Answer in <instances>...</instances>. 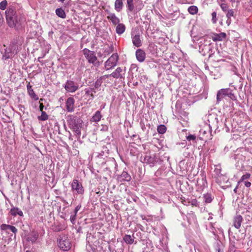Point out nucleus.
I'll use <instances>...</instances> for the list:
<instances>
[{
    "label": "nucleus",
    "mask_w": 252,
    "mask_h": 252,
    "mask_svg": "<svg viewBox=\"0 0 252 252\" xmlns=\"http://www.w3.org/2000/svg\"><path fill=\"white\" fill-rule=\"evenodd\" d=\"M155 159L154 158L152 157L149 155H146L143 159V162L151 164V166H153L155 162Z\"/></svg>",
    "instance_id": "obj_22"
},
{
    "label": "nucleus",
    "mask_w": 252,
    "mask_h": 252,
    "mask_svg": "<svg viewBox=\"0 0 252 252\" xmlns=\"http://www.w3.org/2000/svg\"><path fill=\"white\" fill-rule=\"evenodd\" d=\"M44 105L42 103H40L39 110L41 112L43 111Z\"/></svg>",
    "instance_id": "obj_48"
},
{
    "label": "nucleus",
    "mask_w": 252,
    "mask_h": 252,
    "mask_svg": "<svg viewBox=\"0 0 252 252\" xmlns=\"http://www.w3.org/2000/svg\"><path fill=\"white\" fill-rule=\"evenodd\" d=\"M76 214H75L74 213L70 216V220L72 224H74L75 223V221L76 220Z\"/></svg>",
    "instance_id": "obj_43"
},
{
    "label": "nucleus",
    "mask_w": 252,
    "mask_h": 252,
    "mask_svg": "<svg viewBox=\"0 0 252 252\" xmlns=\"http://www.w3.org/2000/svg\"><path fill=\"white\" fill-rule=\"evenodd\" d=\"M244 184L245 186L247 188H249L251 186V183L248 181H245Z\"/></svg>",
    "instance_id": "obj_47"
},
{
    "label": "nucleus",
    "mask_w": 252,
    "mask_h": 252,
    "mask_svg": "<svg viewBox=\"0 0 252 252\" xmlns=\"http://www.w3.org/2000/svg\"><path fill=\"white\" fill-rule=\"evenodd\" d=\"M81 204H79V205H77V206L75 207V209H74V212H73V213H75V214H77V213L78 211L80 210V209L81 208Z\"/></svg>",
    "instance_id": "obj_46"
},
{
    "label": "nucleus",
    "mask_w": 252,
    "mask_h": 252,
    "mask_svg": "<svg viewBox=\"0 0 252 252\" xmlns=\"http://www.w3.org/2000/svg\"><path fill=\"white\" fill-rule=\"evenodd\" d=\"M38 119L40 121H46L48 119V116L44 111L41 112V115L38 117Z\"/></svg>",
    "instance_id": "obj_32"
},
{
    "label": "nucleus",
    "mask_w": 252,
    "mask_h": 252,
    "mask_svg": "<svg viewBox=\"0 0 252 252\" xmlns=\"http://www.w3.org/2000/svg\"><path fill=\"white\" fill-rule=\"evenodd\" d=\"M238 188V184H237V185L236 186V187L235 188V189L233 190V191L235 193L237 192Z\"/></svg>",
    "instance_id": "obj_51"
},
{
    "label": "nucleus",
    "mask_w": 252,
    "mask_h": 252,
    "mask_svg": "<svg viewBox=\"0 0 252 252\" xmlns=\"http://www.w3.org/2000/svg\"><path fill=\"white\" fill-rule=\"evenodd\" d=\"M10 227V225L6 224H2L0 225V228L1 230H6L7 229H9Z\"/></svg>",
    "instance_id": "obj_39"
},
{
    "label": "nucleus",
    "mask_w": 252,
    "mask_h": 252,
    "mask_svg": "<svg viewBox=\"0 0 252 252\" xmlns=\"http://www.w3.org/2000/svg\"><path fill=\"white\" fill-rule=\"evenodd\" d=\"M108 15L107 16V18L110 20L113 25H117L120 22L119 19L116 16L114 13L107 12Z\"/></svg>",
    "instance_id": "obj_15"
},
{
    "label": "nucleus",
    "mask_w": 252,
    "mask_h": 252,
    "mask_svg": "<svg viewBox=\"0 0 252 252\" xmlns=\"http://www.w3.org/2000/svg\"><path fill=\"white\" fill-rule=\"evenodd\" d=\"M221 2H224L225 0H220Z\"/></svg>",
    "instance_id": "obj_61"
},
{
    "label": "nucleus",
    "mask_w": 252,
    "mask_h": 252,
    "mask_svg": "<svg viewBox=\"0 0 252 252\" xmlns=\"http://www.w3.org/2000/svg\"><path fill=\"white\" fill-rule=\"evenodd\" d=\"M23 38L18 36L14 38L10 43L9 45L4 49V51L2 53V60H7L13 58L22 49Z\"/></svg>",
    "instance_id": "obj_2"
},
{
    "label": "nucleus",
    "mask_w": 252,
    "mask_h": 252,
    "mask_svg": "<svg viewBox=\"0 0 252 252\" xmlns=\"http://www.w3.org/2000/svg\"><path fill=\"white\" fill-rule=\"evenodd\" d=\"M126 30V27L123 24H118L116 28V32L117 34L121 35Z\"/></svg>",
    "instance_id": "obj_23"
},
{
    "label": "nucleus",
    "mask_w": 252,
    "mask_h": 252,
    "mask_svg": "<svg viewBox=\"0 0 252 252\" xmlns=\"http://www.w3.org/2000/svg\"><path fill=\"white\" fill-rule=\"evenodd\" d=\"M131 38L132 43L135 47H139L142 45V40L139 34L135 33L134 32H131Z\"/></svg>",
    "instance_id": "obj_12"
},
{
    "label": "nucleus",
    "mask_w": 252,
    "mask_h": 252,
    "mask_svg": "<svg viewBox=\"0 0 252 252\" xmlns=\"http://www.w3.org/2000/svg\"><path fill=\"white\" fill-rule=\"evenodd\" d=\"M203 198L205 203H210L212 201L214 197L212 195L211 193H207L206 194H204Z\"/></svg>",
    "instance_id": "obj_27"
},
{
    "label": "nucleus",
    "mask_w": 252,
    "mask_h": 252,
    "mask_svg": "<svg viewBox=\"0 0 252 252\" xmlns=\"http://www.w3.org/2000/svg\"><path fill=\"white\" fill-rule=\"evenodd\" d=\"M242 221H243V218L241 215H239L236 216L234 217V220H233V223H234L233 225H234V227L237 229H239L241 225Z\"/></svg>",
    "instance_id": "obj_16"
},
{
    "label": "nucleus",
    "mask_w": 252,
    "mask_h": 252,
    "mask_svg": "<svg viewBox=\"0 0 252 252\" xmlns=\"http://www.w3.org/2000/svg\"><path fill=\"white\" fill-rule=\"evenodd\" d=\"M127 11L132 12L134 10L133 0H126Z\"/></svg>",
    "instance_id": "obj_26"
},
{
    "label": "nucleus",
    "mask_w": 252,
    "mask_h": 252,
    "mask_svg": "<svg viewBox=\"0 0 252 252\" xmlns=\"http://www.w3.org/2000/svg\"><path fill=\"white\" fill-rule=\"evenodd\" d=\"M119 56L117 53L112 54L111 57L105 62L104 67L106 70L113 68L117 64Z\"/></svg>",
    "instance_id": "obj_5"
},
{
    "label": "nucleus",
    "mask_w": 252,
    "mask_h": 252,
    "mask_svg": "<svg viewBox=\"0 0 252 252\" xmlns=\"http://www.w3.org/2000/svg\"><path fill=\"white\" fill-rule=\"evenodd\" d=\"M125 242L128 244H132L134 242V238L130 235H126L123 238Z\"/></svg>",
    "instance_id": "obj_28"
},
{
    "label": "nucleus",
    "mask_w": 252,
    "mask_h": 252,
    "mask_svg": "<svg viewBox=\"0 0 252 252\" xmlns=\"http://www.w3.org/2000/svg\"><path fill=\"white\" fill-rule=\"evenodd\" d=\"M220 6L221 9L224 12H226L228 10V6H227V5L226 4L223 3H221Z\"/></svg>",
    "instance_id": "obj_41"
},
{
    "label": "nucleus",
    "mask_w": 252,
    "mask_h": 252,
    "mask_svg": "<svg viewBox=\"0 0 252 252\" xmlns=\"http://www.w3.org/2000/svg\"><path fill=\"white\" fill-rule=\"evenodd\" d=\"M226 33L224 32H221L219 34H216L213 36L212 39L214 41H222L226 37Z\"/></svg>",
    "instance_id": "obj_21"
},
{
    "label": "nucleus",
    "mask_w": 252,
    "mask_h": 252,
    "mask_svg": "<svg viewBox=\"0 0 252 252\" xmlns=\"http://www.w3.org/2000/svg\"><path fill=\"white\" fill-rule=\"evenodd\" d=\"M75 100L73 97H68L66 101V109L67 112H71L74 110Z\"/></svg>",
    "instance_id": "obj_13"
},
{
    "label": "nucleus",
    "mask_w": 252,
    "mask_h": 252,
    "mask_svg": "<svg viewBox=\"0 0 252 252\" xmlns=\"http://www.w3.org/2000/svg\"><path fill=\"white\" fill-rule=\"evenodd\" d=\"M250 177H251V174L250 173H246V174L243 175L241 177L240 181L238 182V184H239L240 183L243 182L245 180L249 179L250 178Z\"/></svg>",
    "instance_id": "obj_35"
},
{
    "label": "nucleus",
    "mask_w": 252,
    "mask_h": 252,
    "mask_svg": "<svg viewBox=\"0 0 252 252\" xmlns=\"http://www.w3.org/2000/svg\"><path fill=\"white\" fill-rule=\"evenodd\" d=\"M6 20L10 28H19L26 21L24 15L18 13L13 6H9L5 12Z\"/></svg>",
    "instance_id": "obj_1"
},
{
    "label": "nucleus",
    "mask_w": 252,
    "mask_h": 252,
    "mask_svg": "<svg viewBox=\"0 0 252 252\" xmlns=\"http://www.w3.org/2000/svg\"><path fill=\"white\" fill-rule=\"evenodd\" d=\"M103 79H102V76L100 77L99 79H98L94 83V87L95 89H98L100 86L101 85V84L102 83V80Z\"/></svg>",
    "instance_id": "obj_34"
},
{
    "label": "nucleus",
    "mask_w": 252,
    "mask_h": 252,
    "mask_svg": "<svg viewBox=\"0 0 252 252\" xmlns=\"http://www.w3.org/2000/svg\"><path fill=\"white\" fill-rule=\"evenodd\" d=\"M232 92L233 91L229 88L219 90L217 94V103H219L223 98L226 96L232 100H236L237 97Z\"/></svg>",
    "instance_id": "obj_4"
},
{
    "label": "nucleus",
    "mask_w": 252,
    "mask_h": 252,
    "mask_svg": "<svg viewBox=\"0 0 252 252\" xmlns=\"http://www.w3.org/2000/svg\"><path fill=\"white\" fill-rule=\"evenodd\" d=\"M83 53L85 58L88 60V61L90 63L94 64L97 60V58L95 56L94 51H90V50L85 48L83 50Z\"/></svg>",
    "instance_id": "obj_9"
},
{
    "label": "nucleus",
    "mask_w": 252,
    "mask_h": 252,
    "mask_svg": "<svg viewBox=\"0 0 252 252\" xmlns=\"http://www.w3.org/2000/svg\"><path fill=\"white\" fill-rule=\"evenodd\" d=\"M103 129H104V130H105L107 131V130H108V126H104L103 127Z\"/></svg>",
    "instance_id": "obj_52"
},
{
    "label": "nucleus",
    "mask_w": 252,
    "mask_h": 252,
    "mask_svg": "<svg viewBox=\"0 0 252 252\" xmlns=\"http://www.w3.org/2000/svg\"><path fill=\"white\" fill-rule=\"evenodd\" d=\"M107 165L109 166L106 167L107 169L110 170L111 168L114 167L116 168L117 166V163L116 161L113 159L107 162Z\"/></svg>",
    "instance_id": "obj_30"
},
{
    "label": "nucleus",
    "mask_w": 252,
    "mask_h": 252,
    "mask_svg": "<svg viewBox=\"0 0 252 252\" xmlns=\"http://www.w3.org/2000/svg\"><path fill=\"white\" fill-rule=\"evenodd\" d=\"M56 14L58 17L64 19L66 17L65 11L62 8H57L56 10Z\"/></svg>",
    "instance_id": "obj_25"
},
{
    "label": "nucleus",
    "mask_w": 252,
    "mask_h": 252,
    "mask_svg": "<svg viewBox=\"0 0 252 252\" xmlns=\"http://www.w3.org/2000/svg\"><path fill=\"white\" fill-rule=\"evenodd\" d=\"M199 52L203 56L209 54V58L211 57L212 55L213 54L212 53L213 48L211 44H201L199 46Z\"/></svg>",
    "instance_id": "obj_7"
},
{
    "label": "nucleus",
    "mask_w": 252,
    "mask_h": 252,
    "mask_svg": "<svg viewBox=\"0 0 252 252\" xmlns=\"http://www.w3.org/2000/svg\"><path fill=\"white\" fill-rule=\"evenodd\" d=\"M95 87L94 88H90V89H89L90 91H91V92H92L93 93V94L94 93H96V91H95Z\"/></svg>",
    "instance_id": "obj_49"
},
{
    "label": "nucleus",
    "mask_w": 252,
    "mask_h": 252,
    "mask_svg": "<svg viewBox=\"0 0 252 252\" xmlns=\"http://www.w3.org/2000/svg\"><path fill=\"white\" fill-rule=\"evenodd\" d=\"M142 129L144 130V128H145V127L144 126H142Z\"/></svg>",
    "instance_id": "obj_58"
},
{
    "label": "nucleus",
    "mask_w": 252,
    "mask_h": 252,
    "mask_svg": "<svg viewBox=\"0 0 252 252\" xmlns=\"http://www.w3.org/2000/svg\"><path fill=\"white\" fill-rule=\"evenodd\" d=\"M230 21H231L230 19H228L227 18V23H230Z\"/></svg>",
    "instance_id": "obj_55"
},
{
    "label": "nucleus",
    "mask_w": 252,
    "mask_h": 252,
    "mask_svg": "<svg viewBox=\"0 0 252 252\" xmlns=\"http://www.w3.org/2000/svg\"><path fill=\"white\" fill-rule=\"evenodd\" d=\"M7 5V1L6 0H3L0 2V9L4 10Z\"/></svg>",
    "instance_id": "obj_36"
},
{
    "label": "nucleus",
    "mask_w": 252,
    "mask_h": 252,
    "mask_svg": "<svg viewBox=\"0 0 252 252\" xmlns=\"http://www.w3.org/2000/svg\"><path fill=\"white\" fill-rule=\"evenodd\" d=\"M10 214L11 216L15 217L17 215L20 217L23 216V212L17 207H13L11 209Z\"/></svg>",
    "instance_id": "obj_19"
},
{
    "label": "nucleus",
    "mask_w": 252,
    "mask_h": 252,
    "mask_svg": "<svg viewBox=\"0 0 252 252\" xmlns=\"http://www.w3.org/2000/svg\"><path fill=\"white\" fill-rule=\"evenodd\" d=\"M198 10V8L196 6L192 5L188 8V10L190 14L194 15L197 13Z\"/></svg>",
    "instance_id": "obj_29"
},
{
    "label": "nucleus",
    "mask_w": 252,
    "mask_h": 252,
    "mask_svg": "<svg viewBox=\"0 0 252 252\" xmlns=\"http://www.w3.org/2000/svg\"><path fill=\"white\" fill-rule=\"evenodd\" d=\"M98 56L99 57H102V54L100 52L98 53Z\"/></svg>",
    "instance_id": "obj_54"
},
{
    "label": "nucleus",
    "mask_w": 252,
    "mask_h": 252,
    "mask_svg": "<svg viewBox=\"0 0 252 252\" xmlns=\"http://www.w3.org/2000/svg\"><path fill=\"white\" fill-rule=\"evenodd\" d=\"M26 252H31L30 251H27Z\"/></svg>",
    "instance_id": "obj_62"
},
{
    "label": "nucleus",
    "mask_w": 252,
    "mask_h": 252,
    "mask_svg": "<svg viewBox=\"0 0 252 252\" xmlns=\"http://www.w3.org/2000/svg\"><path fill=\"white\" fill-rule=\"evenodd\" d=\"M114 47L113 45H111L110 46L108 47V48L105 49L104 54L105 55H108L110 53H112L113 51Z\"/></svg>",
    "instance_id": "obj_33"
},
{
    "label": "nucleus",
    "mask_w": 252,
    "mask_h": 252,
    "mask_svg": "<svg viewBox=\"0 0 252 252\" xmlns=\"http://www.w3.org/2000/svg\"><path fill=\"white\" fill-rule=\"evenodd\" d=\"M120 181H130L131 180L130 175L126 171H123L121 175L118 177Z\"/></svg>",
    "instance_id": "obj_18"
},
{
    "label": "nucleus",
    "mask_w": 252,
    "mask_h": 252,
    "mask_svg": "<svg viewBox=\"0 0 252 252\" xmlns=\"http://www.w3.org/2000/svg\"><path fill=\"white\" fill-rule=\"evenodd\" d=\"M157 130L160 134H163L166 131V127L163 125H160L158 126Z\"/></svg>",
    "instance_id": "obj_31"
},
{
    "label": "nucleus",
    "mask_w": 252,
    "mask_h": 252,
    "mask_svg": "<svg viewBox=\"0 0 252 252\" xmlns=\"http://www.w3.org/2000/svg\"><path fill=\"white\" fill-rule=\"evenodd\" d=\"M122 71V69L120 67H117L116 70L110 74L104 75L102 76V79H105L108 78L110 76H112L114 78H122L123 76L121 74Z\"/></svg>",
    "instance_id": "obj_10"
},
{
    "label": "nucleus",
    "mask_w": 252,
    "mask_h": 252,
    "mask_svg": "<svg viewBox=\"0 0 252 252\" xmlns=\"http://www.w3.org/2000/svg\"><path fill=\"white\" fill-rule=\"evenodd\" d=\"M58 246L63 251H68L70 248V243L68 239H60L58 242Z\"/></svg>",
    "instance_id": "obj_11"
},
{
    "label": "nucleus",
    "mask_w": 252,
    "mask_h": 252,
    "mask_svg": "<svg viewBox=\"0 0 252 252\" xmlns=\"http://www.w3.org/2000/svg\"><path fill=\"white\" fill-rule=\"evenodd\" d=\"M211 227L210 230L213 233V234L215 235L216 234V230L215 228V227L213 226L212 223H210Z\"/></svg>",
    "instance_id": "obj_44"
},
{
    "label": "nucleus",
    "mask_w": 252,
    "mask_h": 252,
    "mask_svg": "<svg viewBox=\"0 0 252 252\" xmlns=\"http://www.w3.org/2000/svg\"><path fill=\"white\" fill-rule=\"evenodd\" d=\"M196 139V136L194 135L190 134L187 137V139L190 141L191 140L194 141Z\"/></svg>",
    "instance_id": "obj_42"
},
{
    "label": "nucleus",
    "mask_w": 252,
    "mask_h": 252,
    "mask_svg": "<svg viewBox=\"0 0 252 252\" xmlns=\"http://www.w3.org/2000/svg\"><path fill=\"white\" fill-rule=\"evenodd\" d=\"M141 9V8H137V7H136V10H137V11H139Z\"/></svg>",
    "instance_id": "obj_56"
},
{
    "label": "nucleus",
    "mask_w": 252,
    "mask_h": 252,
    "mask_svg": "<svg viewBox=\"0 0 252 252\" xmlns=\"http://www.w3.org/2000/svg\"><path fill=\"white\" fill-rule=\"evenodd\" d=\"M85 91V94L90 95L91 99H93L94 98V94L92 92H91V91L87 89H86Z\"/></svg>",
    "instance_id": "obj_40"
},
{
    "label": "nucleus",
    "mask_w": 252,
    "mask_h": 252,
    "mask_svg": "<svg viewBox=\"0 0 252 252\" xmlns=\"http://www.w3.org/2000/svg\"><path fill=\"white\" fill-rule=\"evenodd\" d=\"M217 251H218V252H223V251H221V250H220V248H218L217 249Z\"/></svg>",
    "instance_id": "obj_53"
},
{
    "label": "nucleus",
    "mask_w": 252,
    "mask_h": 252,
    "mask_svg": "<svg viewBox=\"0 0 252 252\" xmlns=\"http://www.w3.org/2000/svg\"><path fill=\"white\" fill-rule=\"evenodd\" d=\"M9 229L15 234L17 232V229L15 226L12 225H10Z\"/></svg>",
    "instance_id": "obj_45"
},
{
    "label": "nucleus",
    "mask_w": 252,
    "mask_h": 252,
    "mask_svg": "<svg viewBox=\"0 0 252 252\" xmlns=\"http://www.w3.org/2000/svg\"><path fill=\"white\" fill-rule=\"evenodd\" d=\"M67 122L70 128L80 136L83 123L82 119L74 115H69L67 118Z\"/></svg>",
    "instance_id": "obj_3"
},
{
    "label": "nucleus",
    "mask_w": 252,
    "mask_h": 252,
    "mask_svg": "<svg viewBox=\"0 0 252 252\" xmlns=\"http://www.w3.org/2000/svg\"><path fill=\"white\" fill-rule=\"evenodd\" d=\"M212 219V217H210L209 218L208 220H209Z\"/></svg>",
    "instance_id": "obj_59"
},
{
    "label": "nucleus",
    "mask_w": 252,
    "mask_h": 252,
    "mask_svg": "<svg viewBox=\"0 0 252 252\" xmlns=\"http://www.w3.org/2000/svg\"><path fill=\"white\" fill-rule=\"evenodd\" d=\"M135 55L137 60L139 62H143L144 61L146 58V54L145 52L140 49H137L135 53Z\"/></svg>",
    "instance_id": "obj_14"
},
{
    "label": "nucleus",
    "mask_w": 252,
    "mask_h": 252,
    "mask_svg": "<svg viewBox=\"0 0 252 252\" xmlns=\"http://www.w3.org/2000/svg\"><path fill=\"white\" fill-rule=\"evenodd\" d=\"M212 21L213 23L215 24L216 23L217 21V13L216 12H213L212 13Z\"/></svg>",
    "instance_id": "obj_38"
},
{
    "label": "nucleus",
    "mask_w": 252,
    "mask_h": 252,
    "mask_svg": "<svg viewBox=\"0 0 252 252\" xmlns=\"http://www.w3.org/2000/svg\"><path fill=\"white\" fill-rule=\"evenodd\" d=\"M234 16V11L233 9H229L227 11L226 13V17L228 19H230L231 17Z\"/></svg>",
    "instance_id": "obj_37"
},
{
    "label": "nucleus",
    "mask_w": 252,
    "mask_h": 252,
    "mask_svg": "<svg viewBox=\"0 0 252 252\" xmlns=\"http://www.w3.org/2000/svg\"><path fill=\"white\" fill-rule=\"evenodd\" d=\"M101 117L102 116L101 115L100 112L99 111H97L94 115V116L92 117L91 121L93 122L97 123L100 120Z\"/></svg>",
    "instance_id": "obj_24"
},
{
    "label": "nucleus",
    "mask_w": 252,
    "mask_h": 252,
    "mask_svg": "<svg viewBox=\"0 0 252 252\" xmlns=\"http://www.w3.org/2000/svg\"><path fill=\"white\" fill-rule=\"evenodd\" d=\"M27 88L28 94L29 95L31 96V97L34 99L35 100H37L39 99L38 96L35 94L34 92L32 89V86L30 85V83H29L27 85Z\"/></svg>",
    "instance_id": "obj_17"
},
{
    "label": "nucleus",
    "mask_w": 252,
    "mask_h": 252,
    "mask_svg": "<svg viewBox=\"0 0 252 252\" xmlns=\"http://www.w3.org/2000/svg\"><path fill=\"white\" fill-rule=\"evenodd\" d=\"M38 238V233L35 231H32V234L27 238V241L33 243L36 242Z\"/></svg>",
    "instance_id": "obj_20"
},
{
    "label": "nucleus",
    "mask_w": 252,
    "mask_h": 252,
    "mask_svg": "<svg viewBox=\"0 0 252 252\" xmlns=\"http://www.w3.org/2000/svg\"><path fill=\"white\" fill-rule=\"evenodd\" d=\"M131 68L132 69H133V68H136V70H137V69H138L137 66H136V64H132L131 65Z\"/></svg>",
    "instance_id": "obj_50"
},
{
    "label": "nucleus",
    "mask_w": 252,
    "mask_h": 252,
    "mask_svg": "<svg viewBox=\"0 0 252 252\" xmlns=\"http://www.w3.org/2000/svg\"><path fill=\"white\" fill-rule=\"evenodd\" d=\"M65 0H58L59 1L63 2Z\"/></svg>",
    "instance_id": "obj_57"
},
{
    "label": "nucleus",
    "mask_w": 252,
    "mask_h": 252,
    "mask_svg": "<svg viewBox=\"0 0 252 252\" xmlns=\"http://www.w3.org/2000/svg\"><path fill=\"white\" fill-rule=\"evenodd\" d=\"M43 100V98H40V101H42Z\"/></svg>",
    "instance_id": "obj_60"
},
{
    "label": "nucleus",
    "mask_w": 252,
    "mask_h": 252,
    "mask_svg": "<svg viewBox=\"0 0 252 252\" xmlns=\"http://www.w3.org/2000/svg\"><path fill=\"white\" fill-rule=\"evenodd\" d=\"M66 92L74 93L79 89V84L72 80H67L65 84L63 85Z\"/></svg>",
    "instance_id": "obj_6"
},
{
    "label": "nucleus",
    "mask_w": 252,
    "mask_h": 252,
    "mask_svg": "<svg viewBox=\"0 0 252 252\" xmlns=\"http://www.w3.org/2000/svg\"><path fill=\"white\" fill-rule=\"evenodd\" d=\"M71 189L76 191V193L79 194H83L84 192V189L82 185L77 180L74 179L71 184Z\"/></svg>",
    "instance_id": "obj_8"
}]
</instances>
